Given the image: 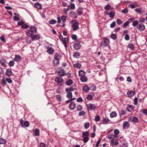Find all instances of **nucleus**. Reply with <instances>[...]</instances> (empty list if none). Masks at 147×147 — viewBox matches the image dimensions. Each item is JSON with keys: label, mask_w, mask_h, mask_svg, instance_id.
<instances>
[{"label": "nucleus", "mask_w": 147, "mask_h": 147, "mask_svg": "<svg viewBox=\"0 0 147 147\" xmlns=\"http://www.w3.org/2000/svg\"><path fill=\"white\" fill-rule=\"evenodd\" d=\"M114 132L115 134L116 135H118L119 133V130L116 129L114 130Z\"/></svg>", "instance_id": "64"}, {"label": "nucleus", "mask_w": 147, "mask_h": 147, "mask_svg": "<svg viewBox=\"0 0 147 147\" xmlns=\"http://www.w3.org/2000/svg\"><path fill=\"white\" fill-rule=\"evenodd\" d=\"M116 25V22L115 21L113 22L110 25V27L113 28H114Z\"/></svg>", "instance_id": "57"}, {"label": "nucleus", "mask_w": 147, "mask_h": 147, "mask_svg": "<svg viewBox=\"0 0 147 147\" xmlns=\"http://www.w3.org/2000/svg\"><path fill=\"white\" fill-rule=\"evenodd\" d=\"M55 81L58 84L59 86H61L63 84H60L63 81V79L61 77H57L55 79Z\"/></svg>", "instance_id": "7"}, {"label": "nucleus", "mask_w": 147, "mask_h": 147, "mask_svg": "<svg viewBox=\"0 0 147 147\" xmlns=\"http://www.w3.org/2000/svg\"><path fill=\"white\" fill-rule=\"evenodd\" d=\"M22 59L21 57L19 55H16L13 60L16 62L19 61Z\"/></svg>", "instance_id": "13"}, {"label": "nucleus", "mask_w": 147, "mask_h": 147, "mask_svg": "<svg viewBox=\"0 0 147 147\" xmlns=\"http://www.w3.org/2000/svg\"><path fill=\"white\" fill-rule=\"evenodd\" d=\"M93 97L92 95L91 94H89L86 97V98L88 100H92L93 98Z\"/></svg>", "instance_id": "49"}, {"label": "nucleus", "mask_w": 147, "mask_h": 147, "mask_svg": "<svg viewBox=\"0 0 147 147\" xmlns=\"http://www.w3.org/2000/svg\"><path fill=\"white\" fill-rule=\"evenodd\" d=\"M63 43L65 48H67V39L65 38H64L63 40H62Z\"/></svg>", "instance_id": "27"}, {"label": "nucleus", "mask_w": 147, "mask_h": 147, "mask_svg": "<svg viewBox=\"0 0 147 147\" xmlns=\"http://www.w3.org/2000/svg\"><path fill=\"white\" fill-rule=\"evenodd\" d=\"M133 106L132 105H128L127 107V110L129 112H131L133 109Z\"/></svg>", "instance_id": "34"}, {"label": "nucleus", "mask_w": 147, "mask_h": 147, "mask_svg": "<svg viewBox=\"0 0 147 147\" xmlns=\"http://www.w3.org/2000/svg\"><path fill=\"white\" fill-rule=\"evenodd\" d=\"M141 111L143 113L147 115V109H142L141 110Z\"/></svg>", "instance_id": "63"}, {"label": "nucleus", "mask_w": 147, "mask_h": 147, "mask_svg": "<svg viewBox=\"0 0 147 147\" xmlns=\"http://www.w3.org/2000/svg\"><path fill=\"white\" fill-rule=\"evenodd\" d=\"M56 99L59 102H61L62 101V97L61 95H57L56 96Z\"/></svg>", "instance_id": "24"}, {"label": "nucleus", "mask_w": 147, "mask_h": 147, "mask_svg": "<svg viewBox=\"0 0 147 147\" xmlns=\"http://www.w3.org/2000/svg\"><path fill=\"white\" fill-rule=\"evenodd\" d=\"M6 142V140L2 138H0V144H4Z\"/></svg>", "instance_id": "40"}, {"label": "nucleus", "mask_w": 147, "mask_h": 147, "mask_svg": "<svg viewBox=\"0 0 147 147\" xmlns=\"http://www.w3.org/2000/svg\"><path fill=\"white\" fill-rule=\"evenodd\" d=\"M124 38L126 40H129L130 37L128 34H126Z\"/></svg>", "instance_id": "59"}, {"label": "nucleus", "mask_w": 147, "mask_h": 147, "mask_svg": "<svg viewBox=\"0 0 147 147\" xmlns=\"http://www.w3.org/2000/svg\"><path fill=\"white\" fill-rule=\"evenodd\" d=\"M79 75L80 77L84 76V75H85V72L82 70H79Z\"/></svg>", "instance_id": "32"}, {"label": "nucleus", "mask_w": 147, "mask_h": 147, "mask_svg": "<svg viewBox=\"0 0 147 147\" xmlns=\"http://www.w3.org/2000/svg\"><path fill=\"white\" fill-rule=\"evenodd\" d=\"M37 31V28L34 26H32L29 29L26 30V34L27 36L31 37L33 40H38L40 38L39 35L38 34L34 35V34L36 33Z\"/></svg>", "instance_id": "1"}, {"label": "nucleus", "mask_w": 147, "mask_h": 147, "mask_svg": "<svg viewBox=\"0 0 147 147\" xmlns=\"http://www.w3.org/2000/svg\"><path fill=\"white\" fill-rule=\"evenodd\" d=\"M50 24H55L57 22V21L54 20H51L49 22Z\"/></svg>", "instance_id": "44"}, {"label": "nucleus", "mask_w": 147, "mask_h": 147, "mask_svg": "<svg viewBox=\"0 0 147 147\" xmlns=\"http://www.w3.org/2000/svg\"><path fill=\"white\" fill-rule=\"evenodd\" d=\"M83 136H88L89 133L88 131H85L82 133Z\"/></svg>", "instance_id": "61"}, {"label": "nucleus", "mask_w": 147, "mask_h": 147, "mask_svg": "<svg viewBox=\"0 0 147 147\" xmlns=\"http://www.w3.org/2000/svg\"><path fill=\"white\" fill-rule=\"evenodd\" d=\"M135 10L139 13H141L142 12V9L140 8L137 7L135 9Z\"/></svg>", "instance_id": "58"}, {"label": "nucleus", "mask_w": 147, "mask_h": 147, "mask_svg": "<svg viewBox=\"0 0 147 147\" xmlns=\"http://www.w3.org/2000/svg\"><path fill=\"white\" fill-rule=\"evenodd\" d=\"M115 12L113 11H111L109 13V15L110 18H113L115 16Z\"/></svg>", "instance_id": "31"}, {"label": "nucleus", "mask_w": 147, "mask_h": 147, "mask_svg": "<svg viewBox=\"0 0 147 147\" xmlns=\"http://www.w3.org/2000/svg\"><path fill=\"white\" fill-rule=\"evenodd\" d=\"M66 96L68 99L72 98V93L71 92H68L67 93Z\"/></svg>", "instance_id": "37"}, {"label": "nucleus", "mask_w": 147, "mask_h": 147, "mask_svg": "<svg viewBox=\"0 0 147 147\" xmlns=\"http://www.w3.org/2000/svg\"><path fill=\"white\" fill-rule=\"evenodd\" d=\"M129 121L134 123H138L139 121V120L137 117L131 116L130 117Z\"/></svg>", "instance_id": "10"}, {"label": "nucleus", "mask_w": 147, "mask_h": 147, "mask_svg": "<svg viewBox=\"0 0 147 147\" xmlns=\"http://www.w3.org/2000/svg\"><path fill=\"white\" fill-rule=\"evenodd\" d=\"M66 16L65 15H62L61 16V18L62 21L64 22H65L66 19Z\"/></svg>", "instance_id": "41"}, {"label": "nucleus", "mask_w": 147, "mask_h": 147, "mask_svg": "<svg viewBox=\"0 0 147 147\" xmlns=\"http://www.w3.org/2000/svg\"><path fill=\"white\" fill-rule=\"evenodd\" d=\"M83 12V8L82 7L79 8L77 10V14L78 16L82 14Z\"/></svg>", "instance_id": "20"}, {"label": "nucleus", "mask_w": 147, "mask_h": 147, "mask_svg": "<svg viewBox=\"0 0 147 147\" xmlns=\"http://www.w3.org/2000/svg\"><path fill=\"white\" fill-rule=\"evenodd\" d=\"M9 65L10 67H13L14 65V62L13 61H10L9 63Z\"/></svg>", "instance_id": "52"}, {"label": "nucleus", "mask_w": 147, "mask_h": 147, "mask_svg": "<svg viewBox=\"0 0 147 147\" xmlns=\"http://www.w3.org/2000/svg\"><path fill=\"white\" fill-rule=\"evenodd\" d=\"M73 56L76 58H79L80 57V53L78 52H75L74 53Z\"/></svg>", "instance_id": "36"}, {"label": "nucleus", "mask_w": 147, "mask_h": 147, "mask_svg": "<svg viewBox=\"0 0 147 147\" xmlns=\"http://www.w3.org/2000/svg\"><path fill=\"white\" fill-rule=\"evenodd\" d=\"M54 58L55 59L53 61V63L55 66H57L59 64V60L62 57L60 53L57 52L55 53L54 55Z\"/></svg>", "instance_id": "2"}, {"label": "nucleus", "mask_w": 147, "mask_h": 147, "mask_svg": "<svg viewBox=\"0 0 147 147\" xmlns=\"http://www.w3.org/2000/svg\"><path fill=\"white\" fill-rule=\"evenodd\" d=\"M7 84L6 81L3 79L2 80L1 84L3 86H4L5 85Z\"/></svg>", "instance_id": "60"}, {"label": "nucleus", "mask_w": 147, "mask_h": 147, "mask_svg": "<svg viewBox=\"0 0 147 147\" xmlns=\"http://www.w3.org/2000/svg\"><path fill=\"white\" fill-rule=\"evenodd\" d=\"M129 7L131 8H134L137 6V5L136 4H131L129 5Z\"/></svg>", "instance_id": "50"}, {"label": "nucleus", "mask_w": 147, "mask_h": 147, "mask_svg": "<svg viewBox=\"0 0 147 147\" xmlns=\"http://www.w3.org/2000/svg\"><path fill=\"white\" fill-rule=\"evenodd\" d=\"M35 7L38 9H41L42 8V6L38 2L36 3L34 5Z\"/></svg>", "instance_id": "33"}, {"label": "nucleus", "mask_w": 147, "mask_h": 147, "mask_svg": "<svg viewBox=\"0 0 147 147\" xmlns=\"http://www.w3.org/2000/svg\"><path fill=\"white\" fill-rule=\"evenodd\" d=\"M103 40L104 41L102 42L100 45V46L102 48L108 46L110 42L109 40L107 38H104Z\"/></svg>", "instance_id": "4"}, {"label": "nucleus", "mask_w": 147, "mask_h": 147, "mask_svg": "<svg viewBox=\"0 0 147 147\" xmlns=\"http://www.w3.org/2000/svg\"><path fill=\"white\" fill-rule=\"evenodd\" d=\"M58 69V74L59 76H63L67 75V73L62 68H59Z\"/></svg>", "instance_id": "6"}, {"label": "nucleus", "mask_w": 147, "mask_h": 147, "mask_svg": "<svg viewBox=\"0 0 147 147\" xmlns=\"http://www.w3.org/2000/svg\"><path fill=\"white\" fill-rule=\"evenodd\" d=\"M86 114L85 112L83 111L80 112L79 113V115L80 116H84Z\"/></svg>", "instance_id": "56"}, {"label": "nucleus", "mask_w": 147, "mask_h": 147, "mask_svg": "<svg viewBox=\"0 0 147 147\" xmlns=\"http://www.w3.org/2000/svg\"><path fill=\"white\" fill-rule=\"evenodd\" d=\"M85 76V75H84V76L81 77L80 78V80L83 82H85L88 80L87 78Z\"/></svg>", "instance_id": "26"}, {"label": "nucleus", "mask_w": 147, "mask_h": 147, "mask_svg": "<svg viewBox=\"0 0 147 147\" xmlns=\"http://www.w3.org/2000/svg\"><path fill=\"white\" fill-rule=\"evenodd\" d=\"M109 121H110V120L109 119L107 118H105L101 121V123L102 124H105Z\"/></svg>", "instance_id": "25"}, {"label": "nucleus", "mask_w": 147, "mask_h": 147, "mask_svg": "<svg viewBox=\"0 0 147 147\" xmlns=\"http://www.w3.org/2000/svg\"><path fill=\"white\" fill-rule=\"evenodd\" d=\"M76 106V105L75 103L74 102H71L69 105V108L71 110H74Z\"/></svg>", "instance_id": "11"}, {"label": "nucleus", "mask_w": 147, "mask_h": 147, "mask_svg": "<svg viewBox=\"0 0 147 147\" xmlns=\"http://www.w3.org/2000/svg\"><path fill=\"white\" fill-rule=\"evenodd\" d=\"M74 90V88L72 87H71L69 88H68L65 89V91L67 92H69V91H73Z\"/></svg>", "instance_id": "45"}, {"label": "nucleus", "mask_w": 147, "mask_h": 147, "mask_svg": "<svg viewBox=\"0 0 147 147\" xmlns=\"http://www.w3.org/2000/svg\"><path fill=\"white\" fill-rule=\"evenodd\" d=\"M84 127L86 129H87L90 126V123L88 122H86L84 124Z\"/></svg>", "instance_id": "39"}, {"label": "nucleus", "mask_w": 147, "mask_h": 147, "mask_svg": "<svg viewBox=\"0 0 147 147\" xmlns=\"http://www.w3.org/2000/svg\"><path fill=\"white\" fill-rule=\"evenodd\" d=\"M12 74V71L10 69H7L6 70L5 74L8 76H11Z\"/></svg>", "instance_id": "22"}, {"label": "nucleus", "mask_w": 147, "mask_h": 147, "mask_svg": "<svg viewBox=\"0 0 147 147\" xmlns=\"http://www.w3.org/2000/svg\"><path fill=\"white\" fill-rule=\"evenodd\" d=\"M69 16H70L74 18H76L77 17V13L74 12H70Z\"/></svg>", "instance_id": "21"}, {"label": "nucleus", "mask_w": 147, "mask_h": 147, "mask_svg": "<svg viewBox=\"0 0 147 147\" xmlns=\"http://www.w3.org/2000/svg\"><path fill=\"white\" fill-rule=\"evenodd\" d=\"M21 27L23 28L27 29L29 27V26L25 24H23L21 26Z\"/></svg>", "instance_id": "51"}, {"label": "nucleus", "mask_w": 147, "mask_h": 147, "mask_svg": "<svg viewBox=\"0 0 147 147\" xmlns=\"http://www.w3.org/2000/svg\"><path fill=\"white\" fill-rule=\"evenodd\" d=\"M45 47L47 49L46 51L49 54L51 55L53 54L54 50L53 48L47 46H45Z\"/></svg>", "instance_id": "8"}, {"label": "nucleus", "mask_w": 147, "mask_h": 147, "mask_svg": "<svg viewBox=\"0 0 147 147\" xmlns=\"http://www.w3.org/2000/svg\"><path fill=\"white\" fill-rule=\"evenodd\" d=\"M111 38L113 40H115L116 38V36L115 34H112L111 35Z\"/></svg>", "instance_id": "62"}, {"label": "nucleus", "mask_w": 147, "mask_h": 147, "mask_svg": "<svg viewBox=\"0 0 147 147\" xmlns=\"http://www.w3.org/2000/svg\"><path fill=\"white\" fill-rule=\"evenodd\" d=\"M87 107L88 109L89 110H94L96 108V107L94 104L91 103H89L87 105Z\"/></svg>", "instance_id": "9"}, {"label": "nucleus", "mask_w": 147, "mask_h": 147, "mask_svg": "<svg viewBox=\"0 0 147 147\" xmlns=\"http://www.w3.org/2000/svg\"><path fill=\"white\" fill-rule=\"evenodd\" d=\"M107 138L111 140L114 139L115 138H116V137L113 134H109L108 135Z\"/></svg>", "instance_id": "28"}, {"label": "nucleus", "mask_w": 147, "mask_h": 147, "mask_svg": "<svg viewBox=\"0 0 147 147\" xmlns=\"http://www.w3.org/2000/svg\"><path fill=\"white\" fill-rule=\"evenodd\" d=\"M128 47L130 48L132 50H133L134 49V46L133 44L129 43L128 45Z\"/></svg>", "instance_id": "43"}, {"label": "nucleus", "mask_w": 147, "mask_h": 147, "mask_svg": "<svg viewBox=\"0 0 147 147\" xmlns=\"http://www.w3.org/2000/svg\"><path fill=\"white\" fill-rule=\"evenodd\" d=\"M75 4L73 3H71L70 5L67 6L68 10H69L71 9H75Z\"/></svg>", "instance_id": "16"}, {"label": "nucleus", "mask_w": 147, "mask_h": 147, "mask_svg": "<svg viewBox=\"0 0 147 147\" xmlns=\"http://www.w3.org/2000/svg\"><path fill=\"white\" fill-rule=\"evenodd\" d=\"M6 60L5 59H3L0 60V63L1 65L4 67H6Z\"/></svg>", "instance_id": "15"}, {"label": "nucleus", "mask_w": 147, "mask_h": 147, "mask_svg": "<svg viewBox=\"0 0 147 147\" xmlns=\"http://www.w3.org/2000/svg\"><path fill=\"white\" fill-rule=\"evenodd\" d=\"M122 147H127L128 146L127 143L125 141H123L122 143Z\"/></svg>", "instance_id": "53"}, {"label": "nucleus", "mask_w": 147, "mask_h": 147, "mask_svg": "<svg viewBox=\"0 0 147 147\" xmlns=\"http://www.w3.org/2000/svg\"><path fill=\"white\" fill-rule=\"evenodd\" d=\"M24 125L25 127H28L29 126V123L27 121H25L24 123Z\"/></svg>", "instance_id": "54"}, {"label": "nucleus", "mask_w": 147, "mask_h": 147, "mask_svg": "<svg viewBox=\"0 0 147 147\" xmlns=\"http://www.w3.org/2000/svg\"><path fill=\"white\" fill-rule=\"evenodd\" d=\"M95 119L96 121H99L100 120V118L99 116L97 115L95 117Z\"/></svg>", "instance_id": "55"}, {"label": "nucleus", "mask_w": 147, "mask_h": 147, "mask_svg": "<svg viewBox=\"0 0 147 147\" xmlns=\"http://www.w3.org/2000/svg\"><path fill=\"white\" fill-rule=\"evenodd\" d=\"M33 133L35 136H39V131L38 129H36L33 131Z\"/></svg>", "instance_id": "30"}, {"label": "nucleus", "mask_w": 147, "mask_h": 147, "mask_svg": "<svg viewBox=\"0 0 147 147\" xmlns=\"http://www.w3.org/2000/svg\"><path fill=\"white\" fill-rule=\"evenodd\" d=\"M76 108L78 111H80L82 109V107L81 105H79L77 106Z\"/></svg>", "instance_id": "47"}, {"label": "nucleus", "mask_w": 147, "mask_h": 147, "mask_svg": "<svg viewBox=\"0 0 147 147\" xmlns=\"http://www.w3.org/2000/svg\"><path fill=\"white\" fill-rule=\"evenodd\" d=\"M129 126V123L128 121L124 122L123 124V127L124 129H127Z\"/></svg>", "instance_id": "14"}, {"label": "nucleus", "mask_w": 147, "mask_h": 147, "mask_svg": "<svg viewBox=\"0 0 147 147\" xmlns=\"http://www.w3.org/2000/svg\"><path fill=\"white\" fill-rule=\"evenodd\" d=\"M111 8V6L109 4H107L105 6V9L107 11H108L110 10Z\"/></svg>", "instance_id": "42"}, {"label": "nucleus", "mask_w": 147, "mask_h": 147, "mask_svg": "<svg viewBox=\"0 0 147 147\" xmlns=\"http://www.w3.org/2000/svg\"><path fill=\"white\" fill-rule=\"evenodd\" d=\"M0 39L3 42H5L6 41L5 39V37L4 36L2 35L0 37Z\"/></svg>", "instance_id": "48"}, {"label": "nucleus", "mask_w": 147, "mask_h": 147, "mask_svg": "<svg viewBox=\"0 0 147 147\" xmlns=\"http://www.w3.org/2000/svg\"><path fill=\"white\" fill-rule=\"evenodd\" d=\"M82 89L85 92H88L90 89L89 87L86 85H84L82 87Z\"/></svg>", "instance_id": "19"}, {"label": "nucleus", "mask_w": 147, "mask_h": 147, "mask_svg": "<svg viewBox=\"0 0 147 147\" xmlns=\"http://www.w3.org/2000/svg\"><path fill=\"white\" fill-rule=\"evenodd\" d=\"M119 142L116 139H114L111 140V144L113 146H116L118 145Z\"/></svg>", "instance_id": "17"}, {"label": "nucleus", "mask_w": 147, "mask_h": 147, "mask_svg": "<svg viewBox=\"0 0 147 147\" xmlns=\"http://www.w3.org/2000/svg\"><path fill=\"white\" fill-rule=\"evenodd\" d=\"M73 83V82L71 79L67 80L65 82L66 84L68 86H70Z\"/></svg>", "instance_id": "23"}, {"label": "nucleus", "mask_w": 147, "mask_h": 147, "mask_svg": "<svg viewBox=\"0 0 147 147\" xmlns=\"http://www.w3.org/2000/svg\"><path fill=\"white\" fill-rule=\"evenodd\" d=\"M138 22L137 20H135L133 21L132 22V25L134 26H135L138 25Z\"/></svg>", "instance_id": "46"}, {"label": "nucleus", "mask_w": 147, "mask_h": 147, "mask_svg": "<svg viewBox=\"0 0 147 147\" xmlns=\"http://www.w3.org/2000/svg\"><path fill=\"white\" fill-rule=\"evenodd\" d=\"M82 138H83V141L84 143H86L88 141V136H82Z\"/></svg>", "instance_id": "38"}, {"label": "nucleus", "mask_w": 147, "mask_h": 147, "mask_svg": "<svg viewBox=\"0 0 147 147\" xmlns=\"http://www.w3.org/2000/svg\"><path fill=\"white\" fill-rule=\"evenodd\" d=\"M135 93V92L134 91L131 90L128 91L127 92V94L129 97H131L134 96Z\"/></svg>", "instance_id": "12"}, {"label": "nucleus", "mask_w": 147, "mask_h": 147, "mask_svg": "<svg viewBox=\"0 0 147 147\" xmlns=\"http://www.w3.org/2000/svg\"><path fill=\"white\" fill-rule=\"evenodd\" d=\"M81 45L78 42H76L74 44V48L76 50H78L80 48Z\"/></svg>", "instance_id": "18"}, {"label": "nucleus", "mask_w": 147, "mask_h": 147, "mask_svg": "<svg viewBox=\"0 0 147 147\" xmlns=\"http://www.w3.org/2000/svg\"><path fill=\"white\" fill-rule=\"evenodd\" d=\"M136 28L139 31L142 32L145 29V27L144 24L142 23H139L137 26Z\"/></svg>", "instance_id": "5"}, {"label": "nucleus", "mask_w": 147, "mask_h": 147, "mask_svg": "<svg viewBox=\"0 0 147 147\" xmlns=\"http://www.w3.org/2000/svg\"><path fill=\"white\" fill-rule=\"evenodd\" d=\"M117 114L116 112L115 111H113L110 114V116L111 118H112L116 117Z\"/></svg>", "instance_id": "35"}, {"label": "nucleus", "mask_w": 147, "mask_h": 147, "mask_svg": "<svg viewBox=\"0 0 147 147\" xmlns=\"http://www.w3.org/2000/svg\"><path fill=\"white\" fill-rule=\"evenodd\" d=\"M70 23L72 24L71 27L73 30L76 31L79 29V27L78 25L79 23L78 22L72 20L70 22Z\"/></svg>", "instance_id": "3"}, {"label": "nucleus", "mask_w": 147, "mask_h": 147, "mask_svg": "<svg viewBox=\"0 0 147 147\" xmlns=\"http://www.w3.org/2000/svg\"><path fill=\"white\" fill-rule=\"evenodd\" d=\"M74 66L75 68L79 69L81 67V65L80 63H77L74 64Z\"/></svg>", "instance_id": "29"}]
</instances>
